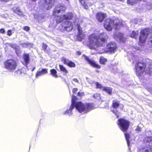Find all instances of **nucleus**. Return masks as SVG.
<instances>
[{
  "label": "nucleus",
  "instance_id": "nucleus-1",
  "mask_svg": "<svg viewBox=\"0 0 152 152\" xmlns=\"http://www.w3.org/2000/svg\"><path fill=\"white\" fill-rule=\"evenodd\" d=\"M65 7L62 6L60 5H57L53 10V15L55 16V19L56 23L58 24L65 20L72 19L73 20V23L75 26L77 28L78 31V34L77 36L78 39L80 41L84 38V35L83 34L82 28L80 26V24L82 22L81 20L77 18L76 15L75 13H69L66 15H64L61 16L57 15L59 13L62 11L65 10Z\"/></svg>",
  "mask_w": 152,
  "mask_h": 152
},
{
  "label": "nucleus",
  "instance_id": "nucleus-2",
  "mask_svg": "<svg viewBox=\"0 0 152 152\" xmlns=\"http://www.w3.org/2000/svg\"><path fill=\"white\" fill-rule=\"evenodd\" d=\"M107 38L106 34L104 33H95L90 35L88 38L89 41V48L91 49L98 50L99 47L103 46V43Z\"/></svg>",
  "mask_w": 152,
  "mask_h": 152
},
{
  "label": "nucleus",
  "instance_id": "nucleus-3",
  "mask_svg": "<svg viewBox=\"0 0 152 152\" xmlns=\"http://www.w3.org/2000/svg\"><path fill=\"white\" fill-rule=\"evenodd\" d=\"M123 21L121 19L117 18L114 20L110 18L107 19L104 22V26L107 31H110L113 28L119 29L121 26H124L122 23Z\"/></svg>",
  "mask_w": 152,
  "mask_h": 152
},
{
  "label": "nucleus",
  "instance_id": "nucleus-4",
  "mask_svg": "<svg viewBox=\"0 0 152 152\" xmlns=\"http://www.w3.org/2000/svg\"><path fill=\"white\" fill-rule=\"evenodd\" d=\"M135 67L136 74L138 76L142 75L144 72L150 75L152 74V64H146L138 62L136 64Z\"/></svg>",
  "mask_w": 152,
  "mask_h": 152
},
{
  "label": "nucleus",
  "instance_id": "nucleus-5",
  "mask_svg": "<svg viewBox=\"0 0 152 152\" xmlns=\"http://www.w3.org/2000/svg\"><path fill=\"white\" fill-rule=\"evenodd\" d=\"M75 107L80 113L82 114L86 113L94 108L92 103H83L80 102H77Z\"/></svg>",
  "mask_w": 152,
  "mask_h": 152
},
{
  "label": "nucleus",
  "instance_id": "nucleus-6",
  "mask_svg": "<svg viewBox=\"0 0 152 152\" xmlns=\"http://www.w3.org/2000/svg\"><path fill=\"white\" fill-rule=\"evenodd\" d=\"M4 66L5 68L8 71L13 72L16 69L17 63L14 59H9L4 62Z\"/></svg>",
  "mask_w": 152,
  "mask_h": 152
},
{
  "label": "nucleus",
  "instance_id": "nucleus-7",
  "mask_svg": "<svg viewBox=\"0 0 152 152\" xmlns=\"http://www.w3.org/2000/svg\"><path fill=\"white\" fill-rule=\"evenodd\" d=\"M117 123L120 129L124 132L127 130L129 125V122L123 118L118 119Z\"/></svg>",
  "mask_w": 152,
  "mask_h": 152
},
{
  "label": "nucleus",
  "instance_id": "nucleus-8",
  "mask_svg": "<svg viewBox=\"0 0 152 152\" xmlns=\"http://www.w3.org/2000/svg\"><path fill=\"white\" fill-rule=\"evenodd\" d=\"M149 33L150 31L148 28H145L141 31L139 38L140 42L141 43H145Z\"/></svg>",
  "mask_w": 152,
  "mask_h": 152
},
{
  "label": "nucleus",
  "instance_id": "nucleus-9",
  "mask_svg": "<svg viewBox=\"0 0 152 152\" xmlns=\"http://www.w3.org/2000/svg\"><path fill=\"white\" fill-rule=\"evenodd\" d=\"M60 26L62 27V30H66L68 31H71L74 27L73 24L69 21H66L62 23Z\"/></svg>",
  "mask_w": 152,
  "mask_h": 152
},
{
  "label": "nucleus",
  "instance_id": "nucleus-10",
  "mask_svg": "<svg viewBox=\"0 0 152 152\" xmlns=\"http://www.w3.org/2000/svg\"><path fill=\"white\" fill-rule=\"evenodd\" d=\"M107 50L110 53H114L116 51L117 47L116 44L113 42L108 43L107 46Z\"/></svg>",
  "mask_w": 152,
  "mask_h": 152
},
{
  "label": "nucleus",
  "instance_id": "nucleus-11",
  "mask_svg": "<svg viewBox=\"0 0 152 152\" xmlns=\"http://www.w3.org/2000/svg\"><path fill=\"white\" fill-rule=\"evenodd\" d=\"M114 38L118 41L120 42L124 43L126 41V39L123 36V34L118 32H117L114 34Z\"/></svg>",
  "mask_w": 152,
  "mask_h": 152
},
{
  "label": "nucleus",
  "instance_id": "nucleus-12",
  "mask_svg": "<svg viewBox=\"0 0 152 152\" xmlns=\"http://www.w3.org/2000/svg\"><path fill=\"white\" fill-rule=\"evenodd\" d=\"M33 1H35L37 0H32ZM46 5L45 6V9L48 10L50 9L54 5L55 0H45Z\"/></svg>",
  "mask_w": 152,
  "mask_h": 152
},
{
  "label": "nucleus",
  "instance_id": "nucleus-13",
  "mask_svg": "<svg viewBox=\"0 0 152 152\" xmlns=\"http://www.w3.org/2000/svg\"><path fill=\"white\" fill-rule=\"evenodd\" d=\"M61 61L64 64L67 65L70 67H74L75 66V64L73 62L64 57L61 58Z\"/></svg>",
  "mask_w": 152,
  "mask_h": 152
},
{
  "label": "nucleus",
  "instance_id": "nucleus-14",
  "mask_svg": "<svg viewBox=\"0 0 152 152\" xmlns=\"http://www.w3.org/2000/svg\"><path fill=\"white\" fill-rule=\"evenodd\" d=\"M83 56L85 59L91 65L96 68H100V66L97 64L94 61L89 59L88 57L85 55H84Z\"/></svg>",
  "mask_w": 152,
  "mask_h": 152
},
{
  "label": "nucleus",
  "instance_id": "nucleus-15",
  "mask_svg": "<svg viewBox=\"0 0 152 152\" xmlns=\"http://www.w3.org/2000/svg\"><path fill=\"white\" fill-rule=\"evenodd\" d=\"M106 15L102 12L98 13L96 15V17L97 20L99 22H102L104 18L106 17Z\"/></svg>",
  "mask_w": 152,
  "mask_h": 152
},
{
  "label": "nucleus",
  "instance_id": "nucleus-16",
  "mask_svg": "<svg viewBox=\"0 0 152 152\" xmlns=\"http://www.w3.org/2000/svg\"><path fill=\"white\" fill-rule=\"evenodd\" d=\"M48 69H43L40 70L39 69L38 71L36 74V78L38 77L39 76H40L43 74H46L48 73Z\"/></svg>",
  "mask_w": 152,
  "mask_h": 152
},
{
  "label": "nucleus",
  "instance_id": "nucleus-17",
  "mask_svg": "<svg viewBox=\"0 0 152 152\" xmlns=\"http://www.w3.org/2000/svg\"><path fill=\"white\" fill-rule=\"evenodd\" d=\"M74 107H75V106L71 105L69 109L63 112V114L64 115L67 114L70 116H72L73 114L72 110Z\"/></svg>",
  "mask_w": 152,
  "mask_h": 152
},
{
  "label": "nucleus",
  "instance_id": "nucleus-18",
  "mask_svg": "<svg viewBox=\"0 0 152 152\" xmlns=\"http://www.w3.org/2000/svg\"><path fill=\"white\" fill-rule=\"evenodd\" d=\"M151 148L150 145L147 147H142L137 152H151Z\"/></svg>",
  "mask_w": 152,
  "mask_h": 152
},
{
  "label": "nucleus",
  "instance_id": "nucleus-19",
  "mask_svg": "<svg viewBox=\"0 0 152 152\" xmlns=\"http://www.w3.org/2000/svg\"><path fill=\"white\" fill-rule=\"evenodd\" d=\"M23 58L25 62L24 64L26 66H27L29 63V54H25L23 56Z\"/></svg>",
  "mask_w": 152,
  "mask_h": 152
},
{
  "label": "nucleus",
  "instance_id": "nucleus-20",
  "mask_svg": "<svg viewBox=\"0 0 152 152\" xmlns=\"http://www.w3.org/2000/svg\"><path fill=\"white\" fill-rule=\"evenodd\" d=\"M102 91H104L108 94H111L112 91V89L110 87H104Z\"/></svg>",
  "mask_w": 152,
  "mask_h": 152
},
{
  "label": "nucleus",
  "instance_id": "nucleus-21",
  "mask_svg": "<svg viewBox=\"0 0 152 152\" xmlns=\"http://www.w3.org/2000/svg\"><path fill=\"white\" fill-rule=\"evenodd\" d=\"M11 46L12 48H15L16 54L18 56L19 55L21 52L19 50V47H17L16 48V45L15 44H12L11 45Z\"/></svg>",
  "mask_w": 152,
  "mask_h": 152
},
{
  "label": "nucleus",
  "instance_id": "nucleus-22",
  "mask_svg": "<svg viewBox=\"0 0 152 152\" xmlns=\"http://www.w3.org/2000/svg\"><path fill=\"white\" fill-rule=\"evenodd\" d=\"M34 17L38 20L40 21L44 19V17L43 14H40L38 15H34Z\"/></svg>",
  "mask_w": 152,
  "mask_h": 152
},
{
  "label": "nucleus",
  "instance_id": "nucleus-23",
  "mask_svg": "<svg viewBox=\"0 0 152 152\" xmlns=\"http://www.w3.org/2000/svg\"><path fill=\"white\" fill-rule=\"evenodd\" d=\"M12 10L14 12L17 13L18 15H22V12L20 10L19 8L14 7L12 8Z\"/></svg>",
  "mask_w": 152,
  "mask_h": 152
},
{
  "label": "nucleus",
  "instance_id": "nucleus-24",
  "mask_svg": "<svg viewBox=\"0 0 152 152\" xmlns=\"http://www.w3.org/2000/svg\"><path fill=\"white\" fill-rule=\"evenodd\" d=\"M125 137L126 140V142L127 143V145L129 147V149H130L129 148V144H130V141L129 140L130 135L129 134L127 133V132H126L125 134Z\"/></svg>",
  "mask_w": 152,
  "mask_h": 152
},
{
  "label": "nucleus",
  "instance_id": "nucleus-25",
  "mask_svg": "<svg viewBox=\"0 0 152 152\" xmlns=\"http://www.w3.org/2000/svg\"><path fill=\"white\" fill-rule=\"evenodd\" d=\"M139 32L137 31H133L130 36L132 38H136L137 37V36Z\"/></svg>",
  "mask_w": 152,
  "mask_h": 152
},
{
  "label": "nucleus",
  "instance_id": "nucleus-26",
  "mask_svg": "<svg viewBox=\"0 0 152 152\" xmlns=\"http://www.w3.org/2000/svg\"><path fill=\"white\" fill-rule=\"evenodd\" d=\"M50 74L55 78H57L58 77L57 75V72L54 69H50Z\"/></svg>",
  "mask_w": 152,
  "mask_h": 152
},
{
  "label": "nucleus",
  "instance_id": "nucleus-27",
  "mask_svg": "<svg viewBox=\"0 0 152 152\" xmlns=\"http://www.w3.org/2000/svg\"><path fill=\"white\" fill-rule=\"evenodd\" d=\"M59 68L60 70L63 72L64 74H66L68 72L65 67L62 65H59Z\"/></svg>",
  "mask_w": 152,
  "mask_h": 152
},
{
  "label": "nucleus",
  "instance_id": "nucleus-28",
  "mask_svg": "<svg viewBox=\"0 0 152 152\" xmlns=\"http://www.w3.org/2000/svg\"><path fill=\"white\" fill-rule=\"evenodd\" d=\"M107 61V59L101 56L100 58L99 61L101 64H104Z\"/></svg>",
  "mask_w": 152,
  "mask_h": 152
},
{
  "label": "nucleus",
  "instance_id": "nucleus-29",
  "mask_svg": "<svg viewBox=\"0 0 152 152\" xmlns=\"http://www.w3.org/2000/svg\"><path fill=\"white\" fill-rule=\"evenodd\" d=\"M77 97L74 96H72V103L71 105L75 106V104L77 102H75V100H76Z\"/></svg>",
  "mask_w": 152,
  "mask_h": 152
},
{
  "label": "nucleus",
  "instance_id": "nucleus-30",
  "mask_svg": "<svg viewBox=\"0 0 152 152\" xmlns=\"http://www.w3.org/2000/svg\"><path fill=\"white\" fill-rule=\"evenodd\" d=\"M22 46L24 47H26L28 46L31 47L32 46L33 44L28 42H27L22 43Z\"/></svg>",
  "mask_w": 152,
  "mask_h": 152
},
{
  "label": "nucleus",
  "instance_id": "nucleus-31",
  "mask_svg": "<svg viewBox=\"0 0 152 152\" xmlns=\"http://www.w3.org/2000/svg\"><path fill=\"white\" fill-rule=\"evenodd\" d=\"M119 105V104L118 102L113 101V107L115 108L116 109Z\"/></svg>",
  "mask_w": 152,
  "mask_h": 152
},
{
  "label": "nucleus",
  "instance_id": "nucleus-32",
  "mask_svg": "<svg viewBox=\"0 0 152 152\" xmlns=\"http://www.w3.org/2000/svg\"><path fill=\"white\" fill-rule=\"evenodd\" d=\"M95 83L97 88H100L102 90L103 88H104V86H103L101 84L98 82H96Z\"/></svg>",
  "mask_w": 152,
  "mask_h": 152
},
{
  "label": "nucleus",
  "instance_id": "nucleus-33",
  "mask_svg": "<svg viewBox=\"0 0 152 152\" xmlns=\"http://www.w3.org/2000/svg\"><path fill=\"white\" fill-rule=\"evenodd\" d=\"M140 0H127V2L129 4H132L134 3H136L139 1Z\"/></svg>",
  "mask_w": 152,
  "mask_h": 152
},
{
  "label": "nucleus",
  "instance_id": "nucleus-34",
  "mask_svg": "<svg viewBox=\"0 0 152 152\" xmlns=\"http://www.w3.org/2000/svg\"><path fill=\"white\" fill-rule=\"evenodd\" d=\"M145 141H146L148 142H152V137H148L145 138Z\"/></svg>",
  "mask_w": 152,
  "mask_h": 152
},
{
  "label": "nucleus",
  "instance_id": "nucleus-35",
  "mask_svg": "<svg viewBox=\"0 0 152 152\" xmlns=\"http://www.w3.org/2000/svg\"><path fill=\"white\" fill-rule=\"evenodd\" d=\"M93 97L95 98L98 100H99L101 99L100 95L98 94H94V95Z\"/></svg>",
  "mask_w": 152,
  "mask_h": 152
},
{
  "label": "nucleus",
  "instance_id": "nucleus-36",
  "mask_svg": "<svg viewBox=\"0 0 152 152\" xmlns=\"http://www.w3.org/2000/svg\"><path fill=\"white\" fill-rule=\"evenodd\" d=\"M148 45L150 47H152V37L149 39L148 43Z\"/></svg>",
  "mask_w": 152,
  "mask_h": 152
},
{
  "label": "nucleus",
  "instance_id": "nucleus-37",
  "mask_svg": "<svg viewBox=\"0 0 152 152\" xmlns=\"http://www.w3.org/2000/svg\"><path fill=\"white\" fill-rule=\"evenodd\" d=\"M80 3L83 5H86V4L87 3V2L88 1V0H79Z\"/></svg>",
  "mask_w": 152,
  "mask_h": 152
},
{
  "label": "nucleus",
  "instance_id": "nucleus-38",
  "mask_svg": "<svg viewBox=\"0 0 152 152\" xmlns=\"http://www.w3.org/2000/svg\"><path fill=\"white\" fill-rule=\"evenodd\" d=\"M78 96H81L84 95V93L83 92H78L77 93Z\"/></svg>",
  "mask_w": 152,
  "mask_h": 152
},
{
  "label": "nucleus",
  "instance_id": "nucleus-39",
  "mask_svg": "<svg viewBox=\"0 0 152 152\" xmlns=\"http://www.w3.org/2000/svg\"><path fill=\"white\" fill-rule=\"evenodd\" d=\"M47 47V45L45 43H43L42 45V48L43 50H45Z\"/></svg>",
  "mask_w": 152,
  "mask_h": 152
},
{
  "label": "nucleus",
  "instance_id": "nucleus-40",
  "mask_svg": "<svg viewBox=\"0 0 152 152\" xmlns=\"http://www.w3.org/2000/svg\"><path fill=\"white\" fill-rule=\"evenodd\" d=\"M23 29L25 31H28L29 30L30 28L28 26H26L23 27Z\"/></svg>",
  "mask_w": 152,
  "mask_h": 152
},
{
  "label": "nucleus",
  "instance_id": "nucleus-41",
  "mask_svg": "<svg viewBox=\"0 0 152 152\" xmlns=\"http://www.w3.org/2000/svg\"><path fill=\"white\" fill-rule=\"evenodd\" d=\"M117 116V117H118V112L116 110H113L112 111Z\"/></svg>",
  "mask_w": 152,
  "mask_h": 152
},
{
  "label": "nucleus",
  "instance_id": "nucleus-42",
  "mask_svg": "<svg viewBox=\"0 0 152 152\" xmlns=\"http://www.w3.org/2000/svg\"><path fill=\"white\" fill-rule=\"evenodd\" d=\"M7 34L10 36L12 35L11 31L10 30H9L7 31Z\"/></svg>",
  "mask_w": 152,
  "mask_h": 152
},
{
  "label": "nucleus",
  "instance_id": "nucleus-43",
  "mask_svg": "<svg viewBox=\"0 0 152 152\" xmlns=\"http://www.w3.org/2000/svg\"><path fill=\"white\" fill-rule=\"evenodd\" d=\"M5 32V30L3 28H1L0 30V33H4Z\"/></svg>",
  "mask_w": 152,
  "mask_h": 152
},
{
  "label": "nucleus",
  "instance_id": "nucleus-44",
  "mask_svg": "<svg viewBox=\"0 0 152 152\" xmlns=\"http://www.w3.org/2000/svg\"><path fill=\"white\" fill-rule=\"evenodd\" d=\"M77 90V88H74L72 90V92L73 93H76Z\"/></svg>",
  "mask_w": 152,
  "mask_h": 152
},
{
  "label": "nucleus",
  "instance_id": "nucleus-45",
  "mask_svg": "<svg viewBox=\"0 0 152 152\" xmlns=\"http://www.w3.org/2000/svg\"><path fill=\"white\" fill-rule=\"evenodd\" d=\"M73 80L76 83H78L79 82L77 78H74L73 79Z\"/></svg>",
  "mask_w": 152,
  "mask_h": 152
},
{
  "label": "nucleus",
  "instance_id": "nucleus-46",
  "mask_svg": "<svg viewBox=\"0 0 152 152\" xmlns=\"http://www.w3.org/2000/svg\"><path fill=\"white\" fill-rule=\"evenodd\" d=\"M132 22H133L134 23H137V19H134V21H133V20H132Z\"/></svg>",
  "mask_w": 152,
  "mask_h": 152
},
{
  "label": "nucleus",
  "instance_id": "nucleus-47",
  "mask_svg": "<svg viewBox=\"0 0 152 152\" xmlns=\"http://www.w3.org/2000/svg\"><path fill=\"white\" fill-rule=\"evenodd\" d=\"M140 129L141 128L138 126L137 129H136V130L137 131H140Z\"/></svg>",
  "mask_w": 152,
  "mask_h": 152
},
{
  "label": "nucleus",
  "instance_id": "nucleus-48",
  "mask_svg": "<svg viewBox=\"0 0 152 152\" xmlns=\"http://www.w3.org/2000/svg\"><path fill=\"white\" fill-rule=\"evenodd\" d=\"M83 6H84V7L86 9H88V6H87V4H86V5H83Z\"/></svg>",
  "mask_w": 152,
  "mask_h": 152
},
{
  "label": "nucleus",
  "instance_id": "nucleus-49",
  "mask_svg": "<svg viewBox=\"0 0 152 152\" xmlns=\"http://www.w3.org/2000/svg\"><path fill=\"white\" fill-rule=\"evenodd\" d=\"M105 51V50H104V49H103V50H102V51H101V52H99V53H103Z\"/></svg>",
  "mask_w": 152,
  "mask_h": 152
},
{
  "label": "nucleus",
  "instance_id": "nucleus-50",
  "mask_svg": "<svg viewBox=\"0 0 152 152\" xmlns=\"http://www.w3.org/2000/svg\"><path fill=\"white\" fill-rule=\"evenodd\" d=\"M77 54H78V55H80V53L79 52H77Z\"/></svg>",
  "mask_w": 152,
  "mask_h": 152
},
{
  "label": "nucleus",
  "instance_id": "nucleus-51",
  "mask_svg": "<svg viewBox=\"0 0 152 152\" xmlns=\"http://www.w3.org/2000/svg\"><path fill=\"white\" fill-rule=\"evenodd\" d=\"M35 69V68L34 67V69H33L32 71H33Z\"/></svg>",
  "mask_w": 152,
  "mask_h": 152
},
{
  "label": "nucleus",
  "instance_id": "nucleus-52",
  "mask_svg": "<svg viewBox=\"0 0 152 152\" xmlns=\"http://www.w3.org/2000/svg\"><path fill=\"white\" fill-rule=\"evenodd\" d=\"M43 9H44V6H43Z\"/></svg>",
  "mask_w": 152,
  "mask_h": 152
},
{
  "label": "nucleus",
  "instance_id": "nucleus-53",
  "mask_svg": "<svg viewBox=\"0 0 152 152\" xmlns=\"http://www.w3.org/2000/svg\"><path fill=\"white\" fill-rule=\"evenodd\" d=\"M121 1H122L123 0H120Z\"/></svg>",
  "mask_w": 152,
  "mask_h": 152
},
{
  "label": "nucleus",
  "instance_id": "nucleus-54",
  "mask_svg": "<svg viewBox=\"0 0 152 152\" xmlns=\"http://www.w3.org/2000/svg\"><path fill=\"white\" fill-rule=\"evenodd\" d=\"M147 8H148V9H149L150 8H148V7H147Z\"/></svg>",
  "mask_w": 152,
  "mask_h": 152
},
{
  "label": "nucleus",
  "instance_id": "nucleus-55",
  "mask_svg": "<svg viewBox=\"0 0 152 152\" xmlns=\"http://www.w3.org/2000/svg\"><path fill=\"white\" fill-rule=\"evenodd\" d=\"M67 0V1H68V0Z\"/></svg>",
  "mask_w": 152,
  "mask_h": 152
}]
</instances>
